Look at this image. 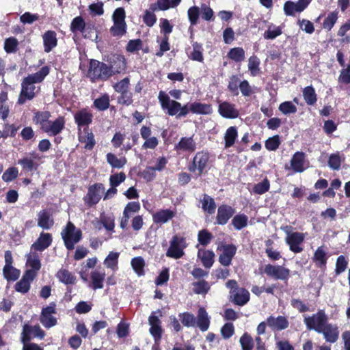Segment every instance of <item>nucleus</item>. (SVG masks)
Masks as SVG:
<instances>
[{"mask_svg": "<svg viewBox=\"0 0 350 350\" xmlns=\"http://www.w3.org/2000/svg\"><path fill=\"white\" fill-rule=\"evenodd\" d=\"M213 234L206 229L200 230L198 234V241L203 246L208 245L213 239Z\"/></svg>", "mask_w": 350, "mask_h": 350, "instance_id": "nucleus-60", "label": "nucleus"}, {"mask_svg": "<svg viewBox=\"0 0 350 350\" xmlns=\"http://www.w3.org/2000/svg\"><path fill=\"white\" fill-rule=\"evenodd\" d=\"M338 18V12L337 10L329 12L323 21L322 24L323 28L327 31H331L334 25L336 23Z\"/></svg>", "mask_w": 350, "mask_h": 350, "instance_id": "nucleus-51", "label": "nucleus"}, {"mask_svg": "<svg viewBox=\"0 0 350 350\" xmlns=\"http://www.w3.org/2000/svg\"><path fill=\"white\" fill-rule=\"evenodd\" d=\"M239 88L243 96L248 97L254 93L252 86L247 80L240 81L237 75H232L228 84V91L234 96L239 95Z\"/></svg>", "mask_w": 350, "mask_h": 350, "instance_id": "nucleus-9", "label": "nucleus"}, {"mask_svg": "<svg viewBox=\"0 0 350 350\" xmlns=\"http://www.w3.org/2000/svg\"><path fill=\"white\" fill-rule=\"evenodd\" d=\"M126 13L123 8H116L112 15L113 25L109 31L113 37H122L126 33L127 25L125 21Z\"/></svg>", "mask_w": 350, "mask_h": 350, "instance_id": "nucleus-7", "label": "nucleus"}, {"mask_svg": "<svg viewBox=\"0 0 350 350\" xmlns=\"http://www.w3.org/2000/svg\"><path fill=\"white\" fill-rule=\"evenodd\" d=\"M56 312V304L53 301L42 309L40 321L44 327L51 328L57 324V319L53 316Z\"/></svg>", "mask_w": 350, "mask_h": 350, "instance_id": "nucleus-13", "label": "nucleus"}, {"mask_svg": "<svg viewBox=\"0 0 350 350\" xmlns=\"http://www.w3.org/2000/svg\"><path fill=\"white\" fill-rule=\"evenodd\" d=\"M282 33V29L280 26H275L273 24L268 27L267 31L263 33V37L266 40H273Z\"/></svg>", "mask_w": 350, "mask_h": 350, "instance_id": "nucleus-55", "label": "nucleus"}, {"mask_svg": "<svg viewBox=\"0 0 350 350\" xmlns=\"http://www.w3.org/2000/svg\"><path fill=\"white\" fill-rule=\"evenodd\" d=\"M304 321L308 329L320 333L328 323V317L323 310H319L316 314L305 317Z\"/></svg>", "mask_w": 350, "mask_h": 350, "instance_id": "nucleus-10", "label": "nucleus"}, {"mask_svg": "<svg viewBox=\"0 0 350 350\" xmlns=\"http://www.w3.org/2000/svg\"><path fill=\"white\" fill-rule=\"evenodd\" d=\"M119 253L110 252L104 260L105 265L111 269L117 267L118 263Z\"/></svg>", "mask_w": 350, "mask_h": 350, "instance_id": "nucleus-61", "label": "nucleus"}, {"mask_svg": "<svg viewBox=\"0 0 350 350\" xmlns=\"http://www.w3.org/2000/svg\"><path fill=\"white\" fill-rule=\"evenodd\" d=\"M157 8L156 4H151L150 6V10H146L144 12V14L143 16V22L146 24V26L151 27H152L157 22V16L154 14V12L157 10Z\"/></svg>", "mask_w": 350, "mask_h": 350, "instance_id": "nucleus-42", "label": "nucleus"}, {"mask_svg": "<svg viewBox=\"0 0 350 350\" xmlns=\"http://www.w3.org/2000/svg\"><path fill=\"white\" fill-rule=\"evenodd\" d=\"M37 273L33 271L27 270L21 279L15 284L14 288L16 291L23 294L27 293L31 287V283L36 277Z\"/></svg>", "mask_w": 350, "mask_h": 350, "instance_id": "nucleus-18", "label": "nucleus"}, {"mask_svg": "<svg viewBox=\"0 0 350 350\" xmlns=\"http://www.w3.org/2000/svg\"><path fill=\"white\" fill-rule=\"evenodd\" d=\"M176 215V212L170 209H161L152 215V219L155 224H163L171 220Z\"/></svg>", "mask_w": 350, "mask_h": 350, "instance_id": "nucleus-34", "label": "nucleus"}, {"mask_svg": "<svg viewBox=\"0 0 350 350\" xmlns=\"http://www.w3.org/2000/svg\"><path fill=\"white\" fill-rule=\"evenodd\" d=\"M44 336L45 332L39 325L32 326L29 324H25L23 326L21 341L30 342L32 338H38L43 339Z\"/></svg>", "mask_w": 350, "mask_h": 350, "instance_id": "nucleus-14", "label": "nucleus"}, {"mask_svg": "<svg viewBox=\"0 0 350 350\" xmlns=\"http://www.w3.org/2000/svg\"><path fill=\"white\" fill-rule=\"evenodd\" d=\"M267 325L273 331H281L288 327L289 322L287 318L284 316H278L274 317L271 315L267 319Z\"/></svg>", "mask_w": 350, "mask_h": 350, "instance_id": "nucleus-27", "label": "nucleus"}, {"mask_svg": "<svg viewBox=\"0 0 350 350\" xmlns=\"http://www.w3.org/2000/svg\"><path fill=\"white\" fill-rule=\"evenodd\" d=\"M70 29L74 33L79 32L83 34L85 38H91V36L87 33L88 30L91 29V27L86 26L85 21L81 16H76L72 20Z\"/></svg>", "mask_w": 350, "mask_h": 350, "instance_id": "nucleus-26", "label": "nucleus"}, {"mask_svg": "<svg viewBox=\"0 0 350 350\" xmlns=\"http://www.w3.org/2000/svg\"><path fill=\"white\" fill-rule=\"evenodd\" d=\"M131 266L134 271L138 276H143L145 275L144 267L145 261L141 256L135 257L131 260Z\"/></svg>", "mask_w": 350, "mask_h": 350, "instance_id": "nucleus-54", "label": "nucleus"}, {"mask_svg": "<svg viewBox=\"0 0 350 350\" xmlns=\"http://www.w3.org/2000/svg\"><path fill=\"white\" fill-rule=\"evenodd\" d=\"M3 273L8 281H16L18 279L21 272L13 266L4 265Z\"/></svg>", "mask_w": 350, "mask_h": 350, "instance_id": "nucleus-52", "label": "nucleus"}, {"mask_svg": "<svg viewBox=\"0 0 350 350\" xmlns=\"http://www.w3.org/2000/svg\"><path fill=\"white\" fill-rule=\"evenodd\" d=\"M210 317L204 308H200L198 311L196 323L202 332L208 330L210 326Z\"/></svg>", "mask_w": 350, "mask_h": 350, "instance_id": "nucleus-35", "label": "nucleus"}, {"mask_svg": "<svg viewBox=\"0 0 350 350\" xmlns=\"http://www.w3.org/2000/svg\"><path fill=\"white\" fill-rule=\"evenodd\" d=\"M238 137V130L235 126H230L227 129L224 134V147L229 148L234 144Z\"/></svg>", "mask_w": 350, "mask_h": 350, "instance_id": "nucleus-38", "label": "nucleus"}, {"mask_svg": "<svg viewBox=\"0 0 350 350\" xmlns=\"http://www.w3.org/2000/svg\"><path fill=\"white\" fill-rule=\"evenodd\" d=\"M203 198L201 201L202 208L204 212L212 215L216 209V204L214 199L206 193L203 194Z\"/></svg>", "mask_w": 350, "mask_h": 350, "instance_id": "nucleus-41", "label": "nucleus"}, {"mask_svg": "<svg viewBox=\"0 0 350 350\" xmlns=\"http://www.w3.org/2000/svg\"><path fill=\"white\" fill-rule=\"evenodd\" d=\"M218 111L222 117L228 119L237 118L239 115L235 105L228 102H223L219 104Z\"/></svg>", "mask_w": 350, "mask_h": 350, "instance_id": "nucleus-29", "label": "nucleus"}, {"mask_svg": "<svg viewBox=\"0 0 350 350\" xmlns=\"http://www.w3.org/2000/svg\"><path fill=\"white\" fill-rule=\"evenodd\" d=\"M106 159L107 163L111 166V167L117 169L122 168L127 162L126 157H122L121 158H118L111 152L107 154Z\"/></svg>", "mask_w": 350, "mask_h": 350, "instance_id": "nucleus-46", "label": "nucleus"}, {"mask_svg": "<svg viewBox=\"0 0 350 350\" xmlns=\"http://www.w3.org/2000/svg\"><path fill=\"white\" fill-rule=\"evenodd\" d=\"M190 111L192 113L208 115L212 113L211 105L194 102L190 104Z\"/></svg>", "mask_w": 350, "mask_h": 350, "instance_id": "nucleus-39", "label": "nucleus"}, {"mask_svg": "<svg viewBox=\"0 0 350 350\" xmlns=\"http://www.w3.org/2000/svg\"><path fill=\"white\" fill-rule=\"evenodd\" d=\"M305 234L302 232H288L285 241L289 246V249L293 253H300L304 250L301 244L304 241Z\"/></svg>", "mask_w": 350, "mask_h": 350, "instance_id": "nucleus-16", "label": "nucleus"}, {"mask_svg": "<svg viewBox=\"0 0 350 350\" xmlns=\"http://www.w3.org/2000/svg\"><path fill=\"white\" fill-rule=\"evenodd\" d=\"M248 217L243 213L236 215L232 220V224L236 230H240L247 225Z\"/></svg>", "mask_w": 350, "mask_h": 350, "instance_id": "nucleus-56", "label": "nucleus"}, {"mask_svg": "<svg viewBox=\"0 0 350 350\" xmlns=\"http://www.w3.org/2000/svg\"><path fill=\"white\" fill-rule=\"evenodd\" d=\"M278 109L284 115L295 113L297 111V107L291 101L282 103Z\"/></svg>", "mask_w": 350, "mask_h": 350, "instance_id": "nucleus-64", "label": "nucleus"}, {"mask_svg": "<svg viewBox=\"0 0 350 350\" xmlns=\"http://www.w3.org/2000/svg\"><path fill=\"white\" fill-rule=\"evenodd\" d=\"M235 213V209L228 204H221L217 208L216 215V224L218 225H226L229 219Z\"/></svg>", "mask_w": 350, "mask_h": 350, "instance_id": "nucleus-20", "label": "nucleus"}, {"mask_svg": "<svg viewBox=\"0 0 350 350\" xmlns=\"http://www.w3.org/2000/svg\"><path fill=\"white\" fill-rule=\"evenodd\" d=\"M59 281L67 286L66 293L72 292V288L69 285L75 284L77 282L76 276L66 269H60L55 275Z\"/></svg>", "mask_w": 350, "mask_h": 350, "instance_id": "nucleus-25", "label": "nucleus"}, {"mask_svg": "<svg viewBox=\"0 0 350 350\" xmlns=\"http://www.w3.org/2000/svg\"><path fill=\"white\" fill-rule=\"evenodd\" d=\"M113 88L115 92L120 94L117 98L118 104L124 106H129L133 104V93L130 91V79L126 77L116 83Z\"/></svg>", "mask_w": 350, "mask_h": 350, "instance_id": "nucleus-6", "label": "nucleus"}, {"mask_svg": "<svg viewBox=\"0 0 350 350\" xmlns=\"http://www.w3.org/2000/svg\"><path fill=\"white\" fill-rule=\"evenodd\" d=\"M51 113L49 111H36L33 113V122L39 125L40 129L47 133L49 136H56L59 134L65 127V118L64 116H59L54 121L49 119Z\"/></svg>", "mask_w": 350, "mask_h": 350, "instance_id": "nucleus-2", "label": "nucleus"}, {"mask_svg": "<svg viewBox=\"0 0 350 350\" xmlns=\"http://www.w3.org/2000/svg\"><path fill=\"white\" fill-rule=\"evenodd\" d=\"M211 154L206 150H202L196 153L192 160L189 163L187 169L196 178L206 174L209 170Z\"/></svg>", "mask_w": 350, "mask_h": 350, "instance_id": "nucleus-4", "label": "nucleus"}, {"mask_svg": "<svg viewBox=\"0 0 350 350\" xmlns=\"http://www.w3.org/2000/svg\"><path fill=\"white\" fill-rule=\"evenodd\" d=\"M176 151L193 152L196 149V143L193 139V135L191 137H183L178 144L175 145Z\"/></svg>", "mask_w": 350, "mask_h": 350, "instance_id": "nucleus-31", "label": "nucleus"}, {"mask_svg": "<svg viewBox=\"0 0 350 350\" xmlns=\"http://www.w3.org/2000/svg\"><path fill=\"white\" fill-rule=\"evenodd\" d=\"M179 317L183 325L185 327H193L196 325V317L190 312H185L179 314Z\"/></svg>", "mask_w": 350, "mask_h": 350, "instance_id": "nucleus-63", "label": "nucleus"}, {"mask_svg": "<svg viewBox=\"0 0 350 350\" xmlns=\"http://www.w3.org/2000/svg\"><path fill=\"white\" fill-rule=\"evenodd\" d=\"M90 278L92 280V288L94 290L101 289L103 288V282L105 278V272L93 271L91 272Z\"/></svg>", "mask_w": 350, "mask_h": 350, "instance_id": "nucleus-40", "label": "nucleus"}, {"mask_svg": "<svg viewBox=\"0 0 350 350\" xmlns=\"http://www.w3.org/2000/svg\"><path fill=\"white\" fill-rule=\"evenodd\" d=\"M158 99L163 110L167 111L170 116H176L178 118L186 117L190 111V104L186 103L183 105L180 103L170 99V96L163 91H160Z\"/></svg>", "mask_w": 350, "mask_h": 350, "instance_id": "nucleus-3", "label": "nucleus"}, {"mask_svg": "<svg viewBox=\"0 0 350 350\" xmlns=\"http://www.w3.org/2000/svg\"><path fill=\"white\" fill-rule=\"evenodd\" d=\"M321 330L323 331L319 334H323L324 338L327 342L334 343L338 340L339 337V331L336 325L327 323Z\"/></svg>", "mask_w": 350, "mask_h": 350, "instance_id": "nucleus-30", "label": "nucleus"}, {"mask_svg": "<svg viewBox=\"0 0 350 350\" xmlns=\"http://www.w3.org/2000/svg\"><path fill=\"white\" fill-rule=\"evenodd\" d=\"M79 140L85 144L84 148L88 150H92L96 144L94 135L89 127L83 128V134L79 135Z\"/></svg>", "mask_w": 350, "mask_h": 350, "instance_id": "nucleus-33", "label": "nucleus"}, {"mask_svg": "<svg viewBox=\"0 0 350 350\" xmlns=\"http://www.w3.org/2000/svg\"><path fill=\"white\" fill-rule=\"evenodd\" d=\"M329 256L326 252L323 246L318 247L314 251L312 260L315 267L322 271L327 269V260Z\"/></svg>", "mask_w": 350, "mask_h": 350, "instance_id": "nucleus-21", "label": "nucleus"}, {"mask_svg": "<svg viewBox=\"0 0 350 350\" xmlns=\"http://www.w3.org/2000/svg\"><path fill=\"white\" fill-rule=\"evenodd\" d=\"M281 144L280 137L278 135H275L273 137H269L265 143V146L267 150L269 151L276 150L280 145Z\"/></svg>", "mask_w": 350, "mask_h": 350, "instance_id": "nucleus-62", "label": "nucleus"}, {"mask_svg": "<svg viewBox=\"0 0 350 350\" xmlns=\"http://www.w3.org/2000/svg\"><path fill=\"white\" fill-rule=\"evenodd\" d=\"M52 242V234L42 232L36 241L31 245V249L37 252H43L51 245Z\"/></svg>", "mask_w": 350, "mask_h": 350, "instance_id": "nucleus-23", "label": "nucleus"}, {"mask_svg": "<svg viewBox=\"0 0 350 350\" xmlns=\"http://www.w3.org/2000/svg\"><path fill=\"white\" fill-rule=\"evenodd\" d=\"M49 67L44 66L37 72L29 75L23 79L21 92L17 100L18 105H23L27 100H31L35 98L36 88L34 84L42 82L49 75Z\"/></svg>", "mask_w": 350, "mask_h": 350, "instance_id": "nucleus-1", "label": "nucleus"}, {"mask_svg": "<svg viewBox=\"0 0 350 350\" xmlns=\"http://www.w3.org/2000/svg\"><path fill=\"white\" fill-rule=\"evenodd\" d=\"M66 248L71 251L74 250L75 245L82 239V232L80 229L76 230L75 225L68 221L64 230L61 232Z\"/></svg>", "mask_w": 350, "mask_h": 350, "instance_id": "nucleus-8", "label": "nucleus"}, {"mask_svg": "<svg viewBox=\"0 0 350 350\" xmlns=\"http://www.w3.org/2000/svg\"><path fill=\"white\" fill-rule=\"evenodd\" d=\"M192 47L193 51L189 55V58L193 61L202 62L204 61L202 44L198 42H193Z\"/></svg>", "mask_w": 350, "mask_h": 350, "instance_id": "nucleus-45", "label": "nucleus"}, {"mask_svg": "<svg viewBox=\"0 0 350 350\" xmlns=\"http://www.w3.org/2000/svg\"><path fill=\"white\" fill-rule=\"evenodd\" d=\"M227 57L237 63H240L245 59V53L242 47H234L228 52Z\"/></svg>", "mask_w": 350, "mask_h": 350, "instance_id": "nucleus-44", "label": "nucleus"}, {"mask_svg": "<svg viewBox=\"0 0 350 350\" xmlns=\"http://www.w3.org/2000/svg\"><path fill=\"white\" fill-rule=\"evenodd\" d=\"M44 51L45 53L51 52L57 46V33L53 30H48L42 35Z\"/></svg>", "mask_w": 350, "mask_h": 350, "instance_id": "nucleus-28", "label": "nucleus"}, {"mask_svg": "<svg viewBox=\"0 0 350 350\" xmlns=\"http://www.w3.org/2000/svg\"><path fill=\"white\" fill-rule=\"evenodd\" d=\"M193 292L197 295H206L210 291L211 286L205 280H200L192 284Z\"/></svg>", "mask_w": 350, "mask_h": 350, "instance_id": "nucleus-49", "label": "nucleus"}, {"mask_svg": "<svg viewBox=\"0 0 350 350\" xmlns=\"http://www.w3.org/2000/svg\"><path fill=\"white\" fill-rule=\"evenodd\" d=\"M74 120L79 131L82 127H88L93 120V114L87 108L77 111L74 115Z\"/></svg>", "mask_w": 350, "mask_h": 350, "instance_id": "nucleus-19", "label": "nucleus"}, {"mask_svg": "<svg viewBox=\"0 0 350 350\" xmlns=\"http://www.w3.org/2000/svg\"><path fill=\"white\" fill-rule=\"evenodd\" d=\"M260 59L256 55H252L248 59V69L252 77H256L260 74Z\"/></svg>", "mask_w": 350, "mask_h": 350, "instance_id": "nucleus-53", "label": "nucleus"}, {"mask_svg": "<svg viewBox=\"0 0 350 350\" xmlns=\"http://www.w3.org/2000/svg\"><path fill=\"white\" fill-rule=\"evenodd\" d=\"M105 190L103 183H97L89 186L88 193L83 198L85 204L88 207L97 204L104 194Z\"/></svg>", "mask_w": 350, "mask_h": 350, "instance_id": "nucleus-11", "label": "nucleus"}, {"mask_svg": "<svg viewBox=\"0 0 350 350\" xmlns=\"http://www.w3.org/2000/svg\"><path fill=\"white\" fill-rule=\"evenodd\" d=\"M93 106L98 111H105L110 106V99L107 94H104L101 96L94 100Z\"/></svg>", "mask_w": 350, "mask_h": 350, "instance_id": "nucleus-50", "label": "nucleus"}, {"mask_svg": "<svg viewBox=\"0 0 350 350\" xmlns=\"http://www.w3.org/2000/svg\"><path fill=\"white\" fill-rule=\"evenodd\" d=\"M306 162V155L302 151L295 152L290 161L292 170L298 173H301L306 170V167L304 165Z\"/></svg>", "mask_w": 350, "mask_h": 350, "instance_id": "nucleus-24", "label": "nucleus"}, {"mask_svg": "<svg viewBox=\"0 0 350 350\" xmlns=\"http://www.w3.org/2000/svg\"><path fill=\"white\" fill-rule=\"evenodd\" d=\"M303 96L308 105H314L317 101V95L312 85L307 86L303 90Z\"/></svg>", "mask_w": 350, "mask_h": 350, "instance_id": "nucleus-43", "label": "nucleus"}, {"mask_svg": "<svg viewBox=\"0 0 350 350\" xmlns=\"http://www.w3.org/2000/svg\"><path fill=\"white\" fill-rule=\"evenodd\" d=\"M18 164L22 166L23 171L29 172L37 170L39 164L29 157H23L18 161Z\"/></svg>", "mask_w": 350, "mask_h": 350, "instance_id": "nucleus-47", "label": "nucleus"}, {"mask_svg": "<svg viewBox=\"0 0 350 350\" xmlns=\"http://www.w3.org/2000/svg\"><path fill=\"white\" fill-rule=\"evenodd\" d=\"M217 250L221 252L219 256V263L223 266L229 267L237 253V248L236 245L232 243L222 244L220 247H218Z\"/></svg>", "mask_w": 350, "mask_h": 350, "instance_id": "nucleus-15", "label": "nucleus"}, {"mask_svg": "<svg viewBox=\"0 0 350 350\" xmlns=\"http://www.w3.org/2000/svg\"><path fill=\"white\" fill-rule=\"evenodd\" d=\"M239 342L242 350H252L254 348V340L247 332H245L241 336Z\"/></svg>", "mask_w": 350, "mask_h": 350, "instance_id": "nucleus-59", "label": "nucleus"}, {"mask_svg": "<svg viewBox=\"0 0 350 350\" xmlns=\"http://www.w3.org/2000/svg\"><path fill=\"white\" fill-rule=\"evenodd\" d=\"M270 189V182L267 177H265L260 183L255 184L252 188V192L255 194L262 195Z\"/></svg>", "mask_w": 350, "mask_h": 350, "instance_id": "nucleus-57", "label": "nucleus"}, {"mask_svg": "<svg viewBox=\"0 0 350 350\" xmlns=\"http://www.w3.org/2000/svg\"><path fill=\"white\" fill-rule=\"evenodd\" d=\"M148 322L150 325L149 332L154 339L155 342H159L162 336L163 329L159 318L152 312L148 317Z\"/></svg>", "mask_w": 350, "mask_h": 350, "instance_id": "nucleus-22", "label": "nucleus"}, {"mask_svg": "<svg viewBox=\"0 0 350 350\" xmlns=\"http://www.w3.org/2000/svg\"><path fill=\"white\" fill-rule=\"evenodd\" d=\"M198 257L200 258L203 266L211 268L214 263L215 254L211 250L200 249L198 252Z\"/></svg>", "mask_w": 350, "mask_h": 350, "instance_id": "nucleus-37", "label": "nucleus"}, {"mask_svg": "<svg viewBox=\"0 0 350 350\" xmlns=\"http://www.w3.org/2000/svg\"><path fill=\"white\" fill-rule=\"evenodd\" d=\"M108 68L111 72V77L120 74L126 68V61L124 55L113 54L108 59Z\"/></svg>", "mask_w": 350, "mask_h": 350, "instance_id": "nucleus-17", "label": "nucleus"}, {"mask_svg": "<svg viewBox=\"0 0 350 350\" xmlns=\"http://www.w3.org/2000/svg\"><path fill=\"white\" fill-rule=\"evenodd\" d=\"M20 128L21 125H16L15 124H10L8 123L4 124L2 131L3 138L6 139L8 137H14Z\"/></svg>", "mask_w": 350, "mask_h": 350, "instance_id": "nucleus-58", "label": "nucleus"}, {"mask_svg": "<svg viewBox=\"0 0 350 350\" xmlns=\"http://www.w3.org/2000/svg\"><path fill=\"white\" fill-rule=\"evenodd\" d=\"M54 225V219L49 211L43 209L38 213V226L44 230H49Z\"/></svg>", "mask_w": 350, "mask_h": 350, "instance_id": "nucleus-32", "label": "nucleus"}, {"mask_svg": "<svg viewBox=\"0 0 350 350\" xmlns=\"http://www.w3.org/2000/svg\"><path fill=\"white\" fill-rule=\"evenodd\" d=\"M230 296L232 297V302L240 306L245 305L250 301V298L249 291L244 288H239V290Z\"/></svg>", "mask_w": 350, "mask_h": 350, "instance_id": "nucleus-36", "label": "nucleus"}, {"mask_svg": "<svg viewBox=\"0 0 350 350\" xmlns=\"http://www.w3.org/2000/svg\"><path fill=\"white\" fill-rule=\"evenodd\" d=\"M87 77L92 82L97 81H105L111 77L108 65L98 60L91 59L89 61V66Z\"/></svg>", "mask_w": 350, "mask_h": 350, "instance_id": "nucleus-5", "label": "nucleus"}, {"mask_svg": "<svg viewBox=\"0 0 350 350\" xmlns=\"http://www.w3.org/2000/svg\"><path fill=\"white\" fill-rule=\"evenodd\" d=\"M186 247L185 238L176 234L173 236L170 241V245L167 250L166 256L169 258L179 259L184 256V249Z\"/></svg>", "mask_w": 350, "mask_h": 350, "instance_id": "nucleus-12", "label": "nucleus"}, {"mask_svg": "<svg viewBox=\"0 0 350 350\" xmlns=\"http://www.w3.org/2000/svg\"><path fill=\"white\" fill-rule=\"evenodd\" d=\"M19 42L13 36L4 40L3 49L8 54L16 53L18 51Z\"/></svg>", "mask_w": 350, "mask_h": 350, "instance_id": "nucleus-48", "label": "nucleus"}]
</instances>
